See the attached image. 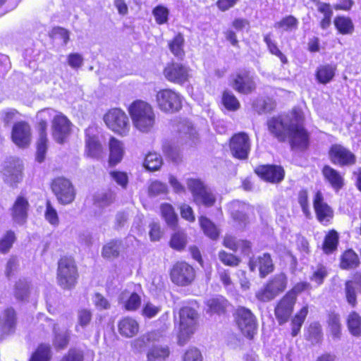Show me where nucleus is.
Segmentation results:
<instances>
[{
  "mask_svg": "<svg viewBox=\"0 0 361 361\" xmlns=\"http://www.w3.org/2000/svg\"><path fill=\"white\" fill-rule=\"evenodd\" d=\"M327 270L323 265H318L317 269L313 272L310 280L315 282L318 286L321 285L327 276Z\"/></svg>",
  "mask_w": 361,
  "mask_h": 361,
  "instance_id": "obj_62",
  "label": "nucleus"
},
{
  "mask_svg": "<svg viewBox=\"0 0 361 361\" xmlns=\"http://www.w3.org/2000/svg\"><path fill=\"white\" fill-rule=\"evenodd\" d=\"M104 121L112 131L125 136L130 130V123L127 114L121 109H110L104 116Z\"/></svg>",
  "mask_w": 361,
  "mask_h": 361,
  "instance_id": "obj_7",
  "label": "nucleus"
},
{
  "mask_svg": "<svg viewBox=\"0 0 361 361\" xmlns=\"http://www.w3.org/2000/svg\"><path fill=\"white\" fill-rule=\"evenodd\" d=\"M179 131L180 133L185 135L192 140H195L197 137V134L195 129L188 121H185L180 124Z\"/></svg>",
  "mask_w": 361,
  "mask_h": 361,
  "instance_id": "obj_58",
  "label": "nucleus"
},
{
  "mask_svg": "<svg viewBox=\"0 0 361 361\" xmlns=\"http://www.w3.org/2000/svg\"><path fill=\"white\" fill-rule=\"evenodd\" d=\"M167 190L166 185L158 180L152 182L148 189L149 194L152 196L164 194Z\"/></svg>",
  "mask_w": 361,
  "mask_h": 361,
  "instance_id": "obj_63",
  "label": "nucleus"
},
{
  "mask_svg": "<svg viewBox=\"0 0 361 361\" xmlns=\"http://www.w3.org/2000/svg\"><path fill=\"white\" fill-rule=\"evenodd\" d=\"M233 88L242 94H250L255 90L256 85L249 71L243 70L235 76L232 84Z\"/></svg>",
  "mask_w": 361,
  "mask_h": 361,
  "instance_id": "obj_18",
  "label": "nucleus"
},
{
  "mask_svg": "<svg viewBox=\"0 0 361 361\" xmlns=\"http://www.w3.org/2000/svg\"><path fill=\"white\" fill-rule=\"evenodd\" d=\"M287 283V277L283 273L276 274L255 293V297L260 302H269L285 290Z\"/></svg>",
  "mask_w": 361,
  "mask_h": 361,
  "instance_id": "obj_6",
  "label": "nucleus"
},
{
  "mask_svg": "<svg viewBox=\"0 0 361 361\" xmlns=\"http://www.w3.org/2000/svg\"><path fill=\"white\" fill-rule=\"evenodd\" d=\"M31 128L25 121L16 123L12 128L11 138L13 142L19 147L25 148L31 142Z\"/></svg>",
  "mask_w": 361,
  "mask_h": 361,
  "instance_id": "obj_16",
  "label": "nucleus"
},
{
  "mask_svg": "<svg viewBox=\"0 0 361 361\" xmlns=\"http://www.w3.org/2000/svg\"><path fill=\"white\" fill-rule=\"evenodd\" d=\"M256 172L262 178L271 183H279L284 177L283 169L277 166H262L258 168Z\"/></svg>",
  "mask_w": 361,
  "mask_h": 361,
  "instance_id": "obj_23",
  "label": "nucleus"
},
{
  "mask_svg": "<svg viewBox=\"0 0 361 361\" xmlns=\"http://www.w3.org/2000/svg\"><path fill=\"white\" fill-rule=\"evenodd\" d=\"M230 150L232 155L238 159H246L250 151V140L245 133L235 134L230 140Z\"/></svg>",
  "mask_w": 361,
  "mask_h": 361,
  "instance_id": "obj_14",
  "label": "nucleus"
},
{
  "mask_svg": "<svg viewBox=\"0 0 361 361\" xmlns=\"http://www.w3.org/2000/svg\"><path fill=\"white\" fill-rule=\"evenodd\" d=\"M78 277L77 267L71 257H61L58 262L57 283L63 289L75 287Z\"/></svg>",
  "mask_w": 361,
  "mask_h": 361,
  "instance_id": "obj_4",
  "label": "nucleus"
},
{
  "mask_svg": "<svg viewBox=\"0 0 361 361\" xmlns=\"http://www.w3.org/2000/svg\"><path fill=\"white\" fill-rule=\"evenodd\" d=\"M178 344L183 345L195 330L198 314L195 310L190 307H183L179 312Z\"/></svg>",
  "mask_w": 361,
  "mask_h": 361,
  "instance_id": "obj_5",
  "label": "nucleus"
},
{
  "mask_svg": "<svg viewBox=\"0 0 361 361\" xmlns=\"http://www.w3.org/2000/svg\"><path fill=\"white\" fill-rule=\"evenodd\" d=\"M264 41L271 54L279 57L282 63L286 64L288 63L286 56L279 50L276 43L271 39L270 34H267L264 37Z\"/></svg>",
  "mask_w": 361,
  "mask_h": 361,
  "instance_id": "obj_45",
  "label": "nucleus"
},
{
  "mask_svg": "<svg viewBox=\"0 0 361 361\" xmlns=\"http://www.w3.org/2000/svg\"><path fill=\"white\" fill-rule=\"evenodd\" d=\"M29 293V285L27 282L19 281L16 285L15 295L18 300L25 299Z\"/></svg>",
  "mask_w": 361,
  "mask_h": 361,
  "instance_id": "obj_60",
  "label": "nucleus"
},
{
  "mask_svg": "<svg viewBox=\"0 0 361 361\" xmlns=\"http://www.w3.org/2000/svg\"><path fill=\"white\" fill-rule=\"evenodd\" d=\"M169 355L168 347L154 346L147 353V361H163Z\"/></svg>",
  "mask_w": 361,
  "mask_h": 361,
  "instance_id": "obj_42",
  "label": "nucleus"
},
{
  "mask_svg": "<svg viewBox=\"0 0 361 361\" xmlns=\"http://www.w3.org/2000/svg\"><path fill=\"white\" fill-rule=\"evenodd\" d=\"M109 164L114 166L122 160L124 155L123 143L115 137H111L109 141Z\"/></svg>",
  "mask_w": 361,
  "mask_h": 361,
  "instance_id": "obj_28",
  "label": "nucleus"
},
{
  "mask_svg": "<svg viewBox=\"0 0 361 361\" xmlns=\"http://www.w3.org/2000/svg\"><path fill=\"white\" fill-rule=\"evenodd\" d=\"M96 132L97 128L93 126L89 127L85 131L87 153L88 156L94 158L99 157L102 151V145L96 136Z\"/></svg>",
  "mask_w": 361,
  "mask_h": 361,
  "instance_id": "obj_24",
  "label": "nucleus"
},
{
  "mask_svg": "<svg viewBox=\"0 0 361 361\" xmlns=\"http://www.w3.org/2000/svg\"><path fill=\"white\" fill-rule=\"evenodd\" d=\"M164 154L173 161L177 162L179 160V149L174 145L170 142H165L163 145Z\"/></svg>",
  "mask_w": 361,
  "mask_h": 361,
  "instance_id": "obj_56",
  "label": "nucleus"
},
{
  "mask_svg": "<svg viewBox=\"0 0 361 361\" xmlns=\"http://www.w3.org/2000/svg\"><path fill=\"white\" fill-rule=\"evenodd\" d=\"M133 126L140 132H150L156 123V114L152 105L143 100L134 101L128 107Z\"/></svg>",
  "mask_w": 361,
  "mask_h": 361,
  "instance_id": "obj_3",
  "label": "nucleus"
},
{
  "mask_svg": "<svg viewBox=\"0 0 361 361\" xmlns=\"http://www.w3.org/2000/svg\"><path fill=\"white\" fill-rule=\"evenodd\" d=\"M169 13V10L163 6L155 7L152 11L156 22L159 25L164 24L168 21Z\"/></svg>",
  "mask_w": 361,
  "mask_h": 361,
  "instance_id": "obj_54",
  "label": "nucleus"
},
{
  "mask_svg": "<svg viewBox=\"0 0 361 361\" xmlns=\"http://www.w3.org/2000/svg\"><path fill=\"white\" fill-rule=\"evenodd\" d=\"M200 224L204 233L210 238L216 239L219 237V231L216 226L209 219L200 217Z\"/></svg>",
  "mask_w": 361,
  "mask_h": 361,
  "instance_id": "obj_46",
  "label": "nucleus"
},
{
  "mask_svg": "<svg viewBox=\"0 0 361 361\" xmlns=\"http://www.w3.org/2000/svg\"><path fill=\"white\" fill-rule=\"evenodd\" d=\"M37 129L47 133L48 121L51 119V131L53 138L58 143H63L71 133V123L61 112L53 109H44L37 114Z\"/></svg>",
  "mask_w": 361,
  "mask_h": 361,
  "instance_id": "obj_2",
  "label": "nucleus"
},
{
  "mask_svg": "<svg viewBox=\"0 0 361 361\" xmlns=\"http://www.w3.org/2000/svg\"><path fill=\"white\" fill-rule=\"evenodd\" d=\"M171 281L179 286L190 285L195 279V271L192 266L185 262H178L170 271Z\"/></svg>",
  "mask_w": 361,
  "mask_h": 361,
  "instance_id": "obj_11",
  "label": "nucleus"
},
{
  "mask_svg": "<svg viewBox=\"0 0 361 361\" xmlns=\"http://www.w3.org/2000/svg\"><path fill=\"white\" fill-rule=\"evenodd\" d=\"M298 25V20L293 16H288L282 18L280 21L274 23V27L276 29L281 30L285 32H290L296 30Z\"/></svg>",
  "mask_w": 361,
  "mask_h": 361,
  "instance_id": "obj_33",
  "label": "nucleus"
},
{
  "mask_svg": "<svg viewBox=\"0 0 361 361\" xmlns=\"http://www.w3.org/2000/svg\"><path fill=\"white\" fill-rule=\"evenodd\" d=\"M268 130L279 142L288 140L291 148L305 150L309 145V135L302 126L300 111L293 109L289 114L273 116L267 121Z\"/></svg>",
  "mask_w": 361,
  "mask_h": 361,
  "instance_id": "obj_1",
  "label": "nucleus"
},
{
  "mask_svg": "<svg viewBox=\"0 0 361 361\" xmlns=\"http://www.w3.org/2000/svg\"><path fill=\"white\" fill-rule=\"evenodd\" d=\"M201 352L196 348H189L183 355V361H202Z\"/></svg>",
  "mask_w": 361,
  "mask_h": 361,
  "instance_id": "obj_64",
  "label": "nucleus"
},
{
  "mask_svg": "<svg viewBox=\"0 0 361 361\" xmlns=\"http://www.w3.org/2000/svg\"><path fill=\"white\" fill-rule=\"evenodd\" d=\"M156 102L159 109L166 113H175L182 107L180 95L171 89L159 90L156 94Z\"/></svg>",
  "mask_w": 361,
  "mask_h": 361,
  "instance_id": "obj_9",
  "label": "nucleus"
},
{
  "mask_svg": "<svg viewBox=\"0 0 361 361\" xmlns=\"http://www.w3.org/2000/svg\"><path fill=\"white\" fill-rule=\"evenodd\" d=\"M222 102L224 106L230 111H236L240 108V102L235 95L229 92L224 91L222 96Z\"/></svg>",
  "mask_w": 361,
  "mask_h": 361,
  "instance_id": "obj_47",
  "label": "nucleus"
},
{
  "mask_svg": "<svg viewBox=\"0 0 361 361\" xmlns=\"http://www.w3.org/2000/svg\"><path fill=\"white\" fill-rule=\"evenodd\" d=\"M334 25L343 35L351 34L354 30L353 23L349 18L336 17L334 20Z\"/></svg>",
  "mask_w": 361,
  "mask_h": 361,
  "instance_id": "obj_41",
  "label": "nucleus"
},
{
  "mask_svg": "<svg viewBox=\"0 0 361 361\" xmlns=\"http://www.w3.org/2000/svg\"><path fill=\"white\" fill-rule=\"evenodd\" d=\"M121 247V240H112L103 246L102 256L107 259H114L117 258L120 255Z\"/></svg>",
  "mask_w": 361,
  "mask_h": 361,
  "instance_id": "obj_30",
  "label": "nucleus"
},
{
  "mask_svg": "<svg viewBox=\"0 0 361 361\" xmlns=\"http://www.w3.org/2000/svg\"><path fill=\"white\" fill-rule=\"evenodd\" d=\"M28 202L23 197H18L12 208V216L14 221L23 224L27 216Z\"/></svg>",
  "mask_w": 361,
  "mask_h": 361,
  "instance_id": "obj_26",
  "label": "nucleus"
},
{
  "mask_svg": "<svg viewBox=\"0 0 361 361\" xmlns=\"http://www.w3.org/2000/svg\"><path fill=\"white\" fill-rule=\"evenodd\" d=\"M235 319L243 334L252 338L257 332V320L252 312L247 308L239 307L235 313Z\"/></svg>",
  "mask_w": 361,
  "mask_h": 361,
  "instance_id": "obj_10",
  "label": "nucleus"
},
{
  "mask_svg": "<svg viewBox=\"0 0 361 361\" xmlns=\"http://www.w3.org/2000/svg\"><path fill=\"white\" fill-rule=\"evenodd\" d=\"M187 185L192 194L195 202L198 205L210 207L216 202V197L210 188L198 179H188Z\"/></svg>",
  "mask_w": 361,
  "mask_h": 361,
  "instance_id": "obj_8",
  "label": "nucleus"
},
{
  "mask_svg": "<svg viewBox=\"0 0 361 361\" xmlns=\"http://www.w3.org/2000/svg\"><path fill=\"white\" fill-rule=\"evenodd\" d=\"M17 324V314L16 310L8 307L0 314V331L8 334L14 331Z\"/></svg>",
  "mask_w": 361,
  "mask_h": 361,
  "instance_id": "obj_21",
  "label": "nucleus"
},
{
  "mask_svg": "<svg viewBox=\"0 0 361 361\" xmlns=\"http://www.w3.org/2000/svg\"><path fill=\"white\" fill-rule=\"evenodd\" d=\"M308 306H304L298 312L292 320V336H295L299 333L300 328L307 315Z\"/></svg>",
  "mask_w": 361,
  "mask_h": 361,
  "instance_id": "obj_40",
  "label": "nucleus"
},
{
  "mask_svg": "<svg viewBox=\"0 0 361 361\" xmlns=\"http://www.w3.org/2000/svg\"><path fill=\"white\" fill-rule=\"evenodd\" d=\"M15 240V233L11 231H7L4 237L0 240V252L3 253L8 252Z\"/></svg>",
  "mask_w": 361,
  "mask_h": 361,
  "instance_id": "obj_55",
  "label": "nucleus"
},
{
  "mask_svg": "<svg viewBox=\"0 0 361 361\" xmlns=\"http://www.w3.org/2000/svg\"><path fill=\"white\" fill-rule=\"evenodd\" d=\"M46 220L51 225L57 226L59 224V216L56 210L51 205L49 200L46 204V211L44 213Z\"/></svg>",
  "mask_w": 361,
  "mask_h": 361,
  "instance_id": "obj_51",
  "label": "nucleus"
},
{
  "mask_svg": "<svg viewBox=\"0 0 361 361\" xmlns=\"http://www.w3.org/2000/svg\"><path fill=\"white\" fill-rule=\"evenodd\" d=\"M296 302L291 294H286L278 302L274 313L279 324L287 322L291 315Z\"/></svg>",
  "mask_w": 361,
  "mask_h": 361,
  "instance_id": "obj_17",
  "label": "nucleus"
},
{
  "mask_svg": "<svg viewBox=\"0 0 361 361\" xmlns=\"http://www.w3.org/2000/svg\"><path fill=\"white\" fill-rule=\"evenodd\" d=\"M22 166L19 161L12 166V164L7 165L4 170L5 180L10 183H17L21 178Z\"/></svg>",
  "mask_w": 361,
  "mask_h": 361,
  "instance_id": "obj_32",
  "label": "nucleus"
},
{
  "mask_svg": "<svg viewBox=\"0 0 361 361\" xmlns=\"http://www.w3.org/2000/svg\"><path fill=\"white\" fill-rule=\"evenodd\" d=\"M39 132V138L37 142V152L36 159L38 162H42L45 159L46 152L47 150V135L41 130Z\"/></svg>",
  "mask_w": 361,
  "mask_h": 361,
  "instance_id": "obj_35",
  "label": "nucleus"
},
{
  "mask_svg": "<svg viewBox=\"0 0 361 361\" xmlns=\"http://www.w3.org/2000/svg\"><path fill=\"white\" fill-rule=\"evenodd\" d=\"M161 212L166 224L171 227H175L178 221V216L173 207L167 203L161 205Z\"/></svg>",
  "mask_w": 361,
  "mask_h": 361,
  "instance_id": "obj_43",
  "label": "nucleus"
},
{
  "mask_svg": "<svg viewBox=\"0 0 361 361\" xmlns=\"http://www.w3.org/2000/svg\"><path fill=\"white\" fill-rule=\"evenodd\" d=\"M314 207L318 220L323 223H327L333 217V211L330 207L324 202L323 195L320 191L317 192L314 199Z\"/></svg>",
  "mask_w": 361,
  "mask_h": 361,
  "instance_id": "obj_22",
  "label": "nucleus"
},
{
  "mask_svg": "<svg viewBox=\"0 0 361 361\" xmlns=\"http://www.w3.org/2000/svg\"><path fill=\"white\" fill-rule=\"evenodd\" d=\"M331 162L341 167L355 164L357 157L349 149L339 144L332 145L329 151Z\"/></svg>",
  "mask_w": 361,
  "mask_h": 361,
  "instance_id": "obj_13",
  "label": "nucleus"
},
{
  "mask_svg": "<svg viewBox=\"0 0 361 361\" xmlns=\"http://www.w3.org/2000/svg\"><path fill=\"white\" fill-rule=\"evenodd\" d=\"M51 358L49 345L41 344L32 353L29 361H50Z\"/></svg>",
  "mask_w": 361,
  "mask_h": 361,
  "instance_id": "obj_37",
  "label": "nucleus"
},
{
  "mask_svg": "<svg viewBox=\"0 0 361 361\" xmlns=\"http://www.w3.org/2000/svg\"><path fill=\"white\" fill-rule=\"evenodd\" d=\"M119 303L128 311H135L138 309L141 304L140 297L135 293H130L123 290L118 298Z\"/></svg>",
  "mask_w": 361,
  "mask_h": 361,
  "instance_id": "obj_27",
  "label": "nucleus"
},
{
  "mask_svg": "<svg viewBox=\"0 0 361 361\" xmlns=\"http://www.w3.org/2000/svg\"><path fill=\"white\" fill-rule=\"evenodd\" d=\"M92 318V312L90 310L82 308L78 310L77 312V319L79 326L82 329L87 327L91 322Z\"/></svg>",
  "mask_w": 361,
  "mask_h": 361,
  "instance_id": "obj_49",
  "label": "nucleus"
},
{
  "mask_svg": "<svg viewBox=\"0 0 361 361\" xmlns=\"http://www.w3.org/2000/svg\"><path fill=\"white\" fill-rule=\"evenodd\" d=\"M249 267L252 271H255L256 269L258 268L261 278L266 277L274 269L272 259L269 253H264L262 255L256 258L253 257L250 259Z\"/></svg>",
  "mask_w": 361,
  "mask_h": 361,
  "instance_id": "obj_19",
  "label": "nucleus"
},
{
  "mask_svg": "<svg viewBox=\"0 0 361 361\" xmlns=\"http://www.w3.org/2000/svg\"><path fill=\"white\" fill-rule=\"evenodd\" d=\"M252 107L254 110L257 111L258 114H262L263 112L271 110L272 105L269 99L266 100L262 98H257L254 101L252 104Z\"/></svg>",
  "mask_w": 361,
  "mask_h": 361,
  "instance_id": "obj_57",
  "label": "nucleus"
},
{
  "mask_svg": "<svg viewBox=\"0 0 361 361\" xmlns=\"http://www.w3.org/2000/svg\"><path fill=\"white\" fill-rule=\"evenodd\" d=\"M345 298L348 302L353 307L355 306L357 302V295L355 288L353 286L352 281H346L345 284Z\"/></svg>",
  "mask_w": 361,
  "mask_h": 361,
  "instance_id": "obj_59",
  "label": "nucleus"
},
{
  "mask_svg": "<svg viewBox=\"0 0 361 361\" xmlns=\"http://www.w3.org/2000/svg\"><path fill=\"white\" fill-rule=\"evenodd\" d=\"M139 328L138 322L129 317L123 318L118 324L119 334L126 338H133L136 336Z\"/></svg>",
  "mask_w": 361,
  "mask_h": 361,
  "instance_id": "obj_25",
  "label": "nucleus"
},
{
  "mask_svg": "<svg viewBox=\"0 0 361 361\" xmlns=\"http://www.w3.org/2000/svg\"><path fill=\"white\" fill-rule=\"evenodd\" d=\"M322 174L324 180L336 192L341 190L345 185L343 175L329 165L324 166Z\"/></svg>",
  "mask_w": 361,
  "mask_h": 361,
  "instance_id": "obj_20",
  "label": "nucleus"
},
{
  "mask_svg": "<svg viewBox=\"0 0 361 361\" xmlns=\"http://www.w3.org/2000/svg\"><path fill=\"white\" fill-rule=\"evenodd\" d=\"M190 68L180 63L171 62L168 63L164 70L165 78L171 82L183 84L189 78Z\"/></svg>",
  "mask_w": 361,
  "mask_h": 361,
  "instance_id": "obj_15",
  "label": "nucleus"
},
{
  "mask_svg": "<svg viewBox=\"0 0 361 361\" xmlns=\"http://www.w3.org/2000/svg\"><path fill=\"white\" fill-rule=\"evenodd\" d=\"M185 39L181 33H178L171 40L169 41L168 47L171 54L178 60H183Z\"/></svg>",
  "mask_w": 361,
  "mask_h": 361,
  "instance_id": "obj_29",
  "label": "nucleus"
},
{
  "mask_svg": "<svg viewBox=\"0 0 361 361\" xmlns=\"http://www.w3.org/2000/svg\"><path fill=\"white\" fill-rule=\"evenodd\" d=\"M336 68L331 65L320 66L317 71V78L319 82L326 84L329 82L335 75Z\"/></svg>",
  "mask_w": 361,
  "mask_h": 361,
  "instance_id": "obj_36",
  "label": "nucleus"
},
{
  "mask_svg": "<svg viewBox=\"0 0 361 361\" xmlns=\"http://www.w3.org/2000/svg\"><path fill=\"white\" fill-rule=\"evenodd\" d=\"M338 243V235L336 231H329L324 239L323 250L326 254H330L336 250Z\"/></svg>",
  "mask_w": 361,
  "mask_h": 361,
  "instance_id": "obj_38",
  "label": "nucleus"
},
{
  "mask_svg": "<svg viewBox=\"0 0 361 361\" xmlns=\"http://www.w3.org/2000/svg\"><path fill=\"white\" fill-rule=\"evenodd\" d=\"M55 337L54 339V345L57 348L63 349L67 346L70 339V334L66 331L62 333H56V327L54 328Z\"/></svg>",
  "mask_w": 361,
  "mask_h": 361,
  "instance_id": "obj_50",
  "label": "nucleus"
},
{
  "mask_svg": "<svg viewBox=\"0 0 361 361\" xmlns=\"http://www.w3.org/2000/svg\"><path fill=\"white\" fill-rule=\"evenodd\" d=\"M219 260L225 265L230 267H237L240 259L233 254L228 253L224 250H221L219 252Z\"/></svg>",
  "mask_w": 361,
  "mask_h": 361,
  "instance_id": "obj_52",
  "label": "nucleus"
},
{
  "mask_svg": "<svg viewBox=\"0 0 361 361\" xmlns=\"http://www.w3.org/2000/svg\"><path fill=\"white\" fill-rule=\"evenodd\" d=\"M51 190L58 202L61 204L71 203L75 199V190L71 181L64 178L54 179L51 184Z\"/></svg>",
  "mask_w": 361,
  "mask_h": 361,
  "instance_id": "obj_12",
  "label": "nucleus"
},
{
  "mask_svg": "<svg viewBox=\"0 0 361 361\" xmlns=\"http://www.w3.org/2000/svg\"><path fill=\"white\" fill-rule=\"evenodd\" d=\"M348 328L353 336H361V317L357 312H353L348 315Z\"/></svg>",
  "mask_w": 361,
  "mask_h": 361,
  "instance_id": "obj_39",
  "label": "nucleus"
},
{
  "mask_svg": "<svg viewBox=\"0 0 361 361\" xmlns=\"http://www.w3.org/2000/svg\"><path fill=\"white\" fill-rule=\"evenodd\" d=\"M360 264L358 255L351 249L346 250L341 257L340 267L343 269H351Z\"/></svg>",
  "mask_w": 361,
  "mask_h": 361,
  "instance_id": "obj_31",
  "label": "nucleus"
},
{
  "mask_svg": "<svg viewBox=\"0 0 361 361\" xmlns=\"http://www.w3.org/2000/svg\"><path fill=\"white\" fill-rule=\"evenodd\" d=\"M116 195L112 191L97 193L94 196V204L104 208L109 206L115 200Z\"/></svg>",
  "mask_w": 361,
  "mask_h": 361,
  "instance_id": "obj_34",
  "label": "nucleus"
},
{
  "mask_svg": "<svg viewBox=\"0 0 361 361\" xmlns=\"http://www.w3.org/2000/svg\"><path fill=\"white\" fill-rule=\"evenodd\" d=\"M170 245L171 247L180 250L183 249L186 245V235L183 232L174 233L171 239Z\"/></svg>",
  "mask_w": 361,
  "mask_h": 361,
  "instance_id": "obj_53",
  "label": "nucleus"
},
{
  "mask_svg": "<svg viewBox=\"0 0 361 361\" xmlns=\"http://www.w3.org/2000/svg\"><path fill=\"white\" fill-rule=\"evenodd\" d=\"M61 361H84V353L81 350L71 348Z\"/></svg>",
  "mask_w": 361,
  "mask_h": 361,
  "instance_id": "obj_61",
  "label": "nucleus"
},
{
  "mask_svg": "<svg viewBox=\"0 0 361 361\" xmlns=\"http://www.w3.org/2000/svg\"><path fill=\"white\" fill-rule=\"evenodd\" d=\"M207 304L211 313L221 314L225 311L226 300L219 298H212L207 300Z\"/></svg>",
  "mask_w": 361,
  "mask_h": 361,
  "instance_id": "obj_48",
  "label": "nucleus"
},
{
  "mask_svg": "<svg viewBox=\"0 0 361 361\" xmlns=\"http://www.w3.org/2000/svg\"><path fill=\"white\" fill-rule=\"evenodd\" d=\"M163 164L161 157L157 153H149L145 159V167L151 171L159 170Z\"/></svg>",
  "mask_w": 361,
  "mask_h": 361,
  "instance_id": "obj_44",
  "label": "nucleus"
}]
</instances>
